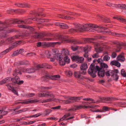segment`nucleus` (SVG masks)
I'll list each match as a JSON object with an SVG mask.
<instances>
[{"label": "nucleus", "instance_id": "nucleus-1", "mask_svg": "<svg viewBox=\"0 0 126 126\" xmlns=\"http://www.w3.org/2000/svg\"><path fill=\"white\" fill-rule=\"evenodd\" d=\"M94 29V30L97 31L98 32H107L108 29L101 26H98L96 25L92 24H87L81 26L80 25H78L76 27L75 29H72V30L73 32H78L79 31L81 32L82 30L88 31L89 28Z\"/></svg>", "mask_w": 126, "mask_h": 126}, {"label": "nucleus", "instance_id": "nucleus-2", "mask_svg": "<svg viewBox=\"0 0 126 126\" xmlns=\"http://www.w3.org/2000/svg\"><path fill=\"white\" fill-rule=\"evenodd\" d=\"M98 71V75L100 77H103L105 73V71L104 69H101L97 65L95 66L94 64H92L88 70V73L91 75L93 78H94L96 76L95 73Z\"/></svg>", "mask_w": 126, "mask_h": 126}, {"label": "nucleus", "instance_id": "nucleus-3", "mask_svg": "<svg viewBox=\"0 0 126 126\" xmlns=\"http://www.w3.org/2000/svg\"><path fill=\"white\" fill-rule=\"evenodd\" d=\"M118 72V70L117 69H114L113 70H109L105 71V75L107 77L111 76L114 80L117 81L118 79L117 74Z\"/></svg>", "mask_w": 126, "mask_h": 126}, {"label": "nucleus", "instance_id": "nucleus-4", "mask_svg": "<svg viewBox=\"0 0 126 126\" xmlns=\"http://www.w3.org/2000/svg\"><path fill=\"white\" fill-rule=\"evenodd\" d=\"M64 98H67V99L63 100V103L64 104H69L76 102L78 101L82 97V96L73 97H66V96H63Z\"/></svg>", "mask_w": 126, "mask_h": 126}, {"label": "nucleus", "instance_id": "nucleus-5", "mask_svg": "<svg viewBox=\"0 0 126 126\" xmlns=\"http://www.w3.org/2000/svg\"><path fill=\"white\" fill-rule=\"evenodd\" d=\"M70 43L73 44H79L81 42L78 40L76 39L70 40L66 35H63V43Z\"/></svg>", "mask_w": 126, "mask_h": 126}, {"label": "nucleus", "instance_id": "nucleus-6", "mask_svg": "<svg viewBox=\"0 0 126 126\" xmlns=\"http://www.w3.org/2000/svg\"><path fill=\"white\" fill-rule=\"evenodd\" d=\"M60 78V76L59 75H45V76L43 78V80L45 82H47L48 81L47 79H51L52 80H56L57 79Z\"/></svg>", "mask_w": 126, "mask_h": 126}, {"label": "nucleus", "instance_id": "nucleus-7", "mask_svg": "<svg viewBox=\"0 0 126 126\" xmlns=\"http://www.w3.org/2000/svg\"><path fill=\"white\" fill-rule=\"evenodd\" d=\"M114 43L117 45V47L116 50L117 52H119L120 51V49L122 48H123L125 49H126V43H120L118 42H114Z\"/></svg>", "mask_w": 126, "mask_h": 126}, {"label": "nucleus", "instance_id": "nucleus-8", "mask_svg": "<svg viewBox=\"0 0 126 126\" xmlns=\"http://www.w3.org/2000/svg\"><path fill=\"white\" fill-rule=\"evenodd\" d=\"M71 58L73 61H75L78 63H83L84 60L83 57H79L77 55L72 56L71 57Z\"/></svg>", "mask_w": 126, "mask_h": 126}, {"label": "nucleus", "instance_id": "nucleus-9", "mask_svg": "<svg viewBox=\"0 0 126 126\" xmlns=\"http://www.w3.org/2000/svg\"><path fill=\"white\" fill-rule=\"evenodd\" d=\"M55 58L59 62V64L60 65H63V57L62 55L60 53H57L55 54Z\"/></svg>", "mask_w": 126, "mask_h": 126}, {"label": "nucleus", "instance_id": "nucleus-10", "mask_svg": "<svg viewBox=\"0 0 126 126\" xmlns=\"http://www.w3.org/2000/svg\"><path fill=\"white\" fill-rule=\"evenodd\" d=\"M58 38L59 40L61 41V42H48V47H54L57 44L60 45L61 43H62L63 41V36L62 35H60L58 36Z\"/></svg>", "mask_w": 126, "mask_h": 126}, {"label": "nucleus", "instance_id": "nucleus-11", "mask_svg": "<svg viewBox=\"0 0 126 126\" xmlns=\"http://www.w3.org/2000/svg\"><path fill=\"white\" fill-rule=\"evenodd\" d=\"M94 46L95 50L97 53L101 52L102 51V48L100 47L99 44L97 43H95Z\"/></svg>", "mask_w": 126, "mask_h": 126}, {"label": "nucleus", "instance_id": "nucleus-12", "mask_svg": "<svg viewBox=\"0 0 126 126\" xmlns=\"http://www.w3.org/2000/svg\"><path fill=\"white\" fill-rule=\"evenodd\" d=\"M12 23L14 24H23L24 23H29V22L27 21H25L22 20H14L12 21Z\"/></svg>", "mask_w": 126, "mask_h": 126}, {"label": "nucleus", "instance_id": "nucleus-13", "mask_svg": "<svg viewBox=\"0 0 126 126\" xmlns=\"http://www.w3.org/2000/svg\"><path fill=\"white\" fill-rule=\"evenodd\" d=\"M37 101H36L34 100H24L23 101L19 103L22 104H27L30 103L36 102H37Z\"/></svg>", "mask_w": 126, "mask_h": 126}, {"label": "nucleus", "instance_id": "nucleus-14", "mask_svg": "<svg viewBox=\"0 0 126 126\" xmlns=\"http://www.w3.org/2000/svg\"><path fill=\"white\" fill-rule=\"evenodd\" d=\"M117 59L121 62L125 61V59L123 54H121L117 57Z\"/></svg>", "mask_w": 126, "mask_h": 126}, {"label": "nucleus", "instance_id": "nucleus-15", "mask_svg": "<svg viewBox=\"0 0 126 126\" xmlns=\"http://www.w3.org/2000/svg\"><path fill=\"white\" fill-rule=\"evenodd\" d=\"M101 101L103 102H105V101H110L111 100H114L112 97H108L106 98L105 97H102L101 98Z\"/></svg>", "mask_w": 126, "mask_h": 126}, {"label": "nucleus", "instance_id": "nucleus-16", "mask_svg": "<svg viewBox=\"0 0 126 126\" xmlns=\"http://www.w3.org/2000/svg\"><path fill=\"white\" fill-rule=\"evenodd\" d=\"M41 115V114L40 113H39L30 116H26L24 117H23L20 118V120H25L26 118H29L33 117H37L40 115Z\"/></svg>", "mask_w": 126, "mask_h": 126}, {"label": "nucleus", "instance_id": "nucleus-17", "mask_svg": "<svg viewBox=\"0 0 126 126\" xmlns=\"http://www.w3.org/2000/svg\"><path fill=\"white\" fill-rule=\"evenodd\" d=\"M110 64L111 65H114L118 67H120L121 65L120 63L117 61H111Z\"/></svg>", "mask_w": 126, "mask_h": 126}, {"label": "nucleus", "instance_id": "nucleus-18", "mask_svg": "<svg viewBox=\"0 0 126 126\" xmlns=\"http://www.w3.org/2000/svg\"><path fill=\"white\" fill-rule=\"evenodd\" d=\"M2 25L0 26V32L2 31H5L7 28V24L5 23H1Z\"/></svg>", "mask_w": 126, "mask_h": 126}, {"label": "nucleus", "instance_id": "nucleus-19", "mask_svg": "<svg viewBox=\"0 0 126 126\" xmlns=\"http://www.w3.org/2000/svg\"><path fill=\"white\" fill-rule=\"evenodd\" d=\"M115 7H119L121 9H126V5L124 4H118L115 5Z\"/></svg>", "mask_w": 126, "mask_h": 126}, {"label": "nucleus", "instance_id": "nucleus-20", "mask_svg": "<svg viewBox=\"0 0 126 126\" xmlns=\"http://www.w3.org/2000/svg\"><path fill=\"white\" fill-rule=\"evenodd\" d=\"M114 19H116L118 20L123 22L126 24V19H124L123 18L119 16H115L113 17Z\"/></svg>", "mask_w": 126, "mask_h": 126}, {"label": "nucleus", "instance_id": "nucleus-21", "mask_svg": "<svg viewBox=\"0 0 126 126\" xmlns=\"http://www.w3.org/2000/svg\"><path fill=\"white\" fill-rule=\"evenodd\" d=\"M18 74L20 75L21 74V69L18 68L16 69L13 73V76H16L18 75Z\"/></svg>", "mask_w": 126, "mask_h": 126}, {"label": "nucleus", "instance_id": "nucleus-22", "mask_svg": "<svg viewBox=\"0 0 126 126\" xmlns=\"http://www.w3.org/2000/svg\"><path fill=\"white\" fill-rule=\"evenodd\" d=\"M19 27L23 28H24L30 30H32L33 29L32 27H28L26 25H18Z\"/></svg>", "mask_w": 126, "mask_h": 126}, {"label": "nucleus", "instance_id": "nucleus-23", "mask_svg": "<svg viewBox=\"0 0 126 126\" xmlns=\"http://www.w3.org/2000/svg\"><path fill=\"white\" fill-rule=\"evenodd\" d=\"M63 61L64 63H63V65H64L65 63H70V59L69 57L67 56H66L64 57L63 58Z\"/></svg>", "mask_w": 126, "mask_h": 126}, {"label": "nucleus", "instance_id": "nucleus-24", "mask_svg": "<svg viewBox=\"0 0 126 126\" xmlns=\"http://www.w3.org/2000/svg\"><path fill=\"white\" fill-rule=\"evenodd\" d=\"M15 78L16 82H17V84L20 85L23 83L24 81L23 80H20V78L18 76H16Z\"/></svg>", "mask_w": 126, "mask_h": 126}, {"label": "nucleus", "instance_id": "nucleus-25", "mask_svg": "<svg viewBox=\"0 0 126 126\" xmlns=\"http://www.w3.org/2000/svg\"><path fill=\"white\" fill-rule=\"evenodd\" d=\"M32 20L34 21H39L41 22H47L48 21V19H41L38 18H32Z\"/></svg>", "mask_w": 126, "mask_h": 126}, {"label": "nucleus", "instance_id": "nucleus-26", "mask_svg": "<svg viewBox=\"0 0 126 126\" xmlns=\"http://www.w3.org/2000/svg\"><path fill=\"white\" fill-rule=\"evenodd\" d=\"M14 31V30L13 29H10L6 31H5V32L6 33L4 34L3 35H0V36L2 37H4L6 36V34L9 33L10 32H13Z\"/></svg>", "mask_w": 126, "mask_h": 126}, {"label": "nucleus", "instance_id": "nucleus-27", "mask_svg": "<svg viewBox=\"0 0 126 126\" xmlns=\"http://www.w3.org/2000/svg\"><path fill=\"white\" fill-rule=\"evenodd\" d=\"M29 110V108H24L20 110H18L16 112H15L16 113L15 114L19 113H20L22 112H25Z\"/></svg>", "mask_w": 126, "mask_h": 126}, {"label": "nucleus", "instance_id": "nucleus-28", "mask_svg": "<svg viewBox=\"0 0 126 126\" xmlns=\"http://www.w3.org/2000/svg\"><path fill=\"white\" fill-rule=\"evenodd\" d=\"M87 64L85 63H82L80 66L81 70H86L87 68Z\"/></svg>", "mask_w": 126, "mask_h": 126}, {"label": "nucleus", "instance_id": "nucleus-29", "mask_svg": "<svg viewBox=\"0 0 126 126\" xmlns=\"http://www.w3.org/2000/svg\"><path fill=\"white\" fill-rule=\"evenodd\" d=\"M37 70L36 69L32 68V69H27L26 70V71L27 73H32L34 72Z\"/></svg>", "mask_w": 126, "mask_h": 126}, {"label": "nucleus", "instance_id": "nucleus-30", "mask_svg": "<svg viewBox=\"0 0 126 126\" xmlns=\"http://www.w3.org/2000/svg\"><path fill=\"white\" fill-rule=\"evenodd\" d=\"M80 73L79 71L75 72L74 73V76L76 78L78 79L81 78Z\"/></svg>", "mask_w": 126, "mask_h": 126}, {"label": "nucleus", "instance_id": "nucleus-31", "mask_svg": "<svg viewBox=\"0 0 126 126\" xmlns=\"http://www.w3.org/2000/svg\"><path fill=\"white\" fill-rule=\"evenodd\" d=\"M100 102V101H99L98 100L96 101H93L92 102L90 103L88 102H83L82 104L83 105H88L92 103H94L98 104V103H99Z\"/></svg>", "mask_w": 126, "mask_h": 126}, {"label": "nucleus", "instance_id": "nucleus-32", "mask_svg": "<svg viewBox=\"0 0 126 126\" xmlns=\"http://www.w3.org/2000/svg\"><path fill=\"white\" fill-rule=\"evenodd\" d=\"M48 36L47 35L45 36V35L43 33H39L38 35H36L35 37L36 38H41L43 37H44L45 36Z\"/></svg>", "mask_w": 126, "mask_h": 126}, {"label": "nucleus", "instance_id": "nucleus-33", "mask_svg": "<svg viewBox=\"0 0 126 126\" xmlns=\"http://www.w3.org/2000/svg\"><path fill=\"white\" fill-rule=\"evenodd\" d=\"M84 105L79 106L75 105L74 106L73 108L74 109V110H79L82 108H84Z\"/></svg>", "mask_w": 126, "mask_h": 126}, {"label": "nucleus", "instance_id": "nucleus-34", "mask_svg": "<svg viewBox=\"0 0 126 126\" xmlns=\"http://www.w3.org/2000/svg\"><path fill=\"white\" fill-rule=\"evenodd\" d=\"M47 93H45L42 92L41 93H39L38 94V96L39 97L47 96Z\"/></svg>", "mask_w": 126, "mask_h": 126}, {"label": "nucleus", "instance_id": "nucleus-35", "mask_svg": "<svg viewBox=\"0 0 126 126\" xmlns=\"http://www.w3.org/2000/svg\"><path fill=\"white\" fill-rule=\"evenodd\" d=\"M100 66L102 68L106 69L108 68V65L104 63H101L100 64Z\"/></svg>", "mask_w": 126, "mask_h": 126}, {"label": "nucleus", "instance_id": "nucleus-36", "mask_svg": "<svg viewBox=\"0 0 126 126\" xmlns=\"http://www.w3.org/2000/svg\"><path fill=\"white\" fill-rule=\"evenodd\" d=\"M74 18L72 16H68L65 15V14L63 15V19L73 20Z\"/></svg>", "mask_w": 126, "mask_h": 126}, {"label": "nucleus", "instance_id": "nucleus-37", "mask_svg": "<svg viewBox=\"0 0 126 126\" xmlns=\"http://www.w3.org/2000/svg\"><path fill=\"white\" fill-rule=\"evenodd\" d=\"M65 74L68 76H71L72 75L73 73L70 71H66L65 72Z\"/></svg>", "mask_w": 126, "mask_h": 126}, {"label": "nucleus", "instance_id": "nucleus-38", "mask_svg": "<svg viewBox=\"0 0 126 126\" xmlns=\"http://www.w3.org/2000/svg\"><path fill=\"white\" fill-rule=\"evenodd\" d=\"M17 44L16 43H15L13 44L11 47H10L8 48V50L9 51H11L12 49L14 48L15 47H16L17 45L16 44Z\"/></svg>", "mask_w": 126, "mask_h": 126}, {"label": "nucleus", "instance_id": "nucleus-39", "mask_svg": "<svg viewBox=\"0 0 126 126\" xmlns=\"http://www.w3.org/2000/svg\"><path fill=\"white\" fill-rule=\"evenodd\" d=\"M17 44L16 43H15L13 44L11 47H10L8 48V50L9 51H11L12 49L14 48L15 47H16L17 45L16 44Z\"/></svg>", "mask_w": 126, "mask_h": 126}, {"label": "nucleus", "instance_id": "nucleus-40", "mask_svg": "<svg viewBox=\"0 0 126 126\" xmlns=\"http://www.w3.org/2000/svg\"><path fill=\"white\" fill-rule=\"evenodd\" d=\"M84 108H98V106H96L95 105H92L91 106H84Z\"/></svg>", "mask_w": 126, "mask_h": 126}, {"label": "nucleus", "instance_id": "nucleus-41", "mask_svg": "<svg viewBox=\"0 0 126 126\" xmlns=\"http://www.w3.org/2000/svg\"><path fill=\"white\" fill-rule=\"evenodd\" d=\"M110 57L108 55H105L103 58V60L104 61H107L110 59Z\"/></svg>", "mask_w": 126, "mask_h": 126}, {"label": "nucleus", "instance_id": "nucleus-42", "mask_svg": "<svg viewBox=\"0 0 126 126\" xmlns=\"http://www.w3.org/2000/svg\"><path fill=\"white\" fill-rule=\"evenodd\" d=\"M94 40V38H87L85 40V42L88 43L92 42Z\"/></svg>", "mask_w": 126, "mask_h": 126}, {"label": "nucleus", "instance_id": "nucleus-43", "mask_svg": "<svg viewBox=\"0 0 126 126\" xmlns=\"http://www.w3.org/2000/svg\"><path fill=\"white\" fill-rule=\"evenodd\" d=\"M33 15L34 16V17H36L38 16H39L40 15L43 16V15L41 13L39 12V13L36 12L35 13H34L33 14Z\"/></svg>", "mask_w": 126, "mask_h": 126}, {"label": "nucleus", "instance_id": "nucleus-44", "mask_svg": "<svg viewBox=\"0 0 126 126\" xmlns=\"http://www.w3.org/2000/svg\"><path fill=\"white\" fill-rule=\"evenodd\" d=\"M52 101V99L51 98H48L46 100H44L42 101V103H46L51 102Z\"/></svg>", "mask_w": 126, "mask_h": 126}, {"label": "nucleus", "instance_id": "nucleus-45", "mask_svg": "<svg viewBox=\"0 0 126 126\" xmlns=\"http://www.w3.org/2000/svg\"><path fill=\"white\" fill-rule=\"evenodd\" d=\"M91 49L90 46L85 47L84 48V51L86 53H87Z\"/></svg>", "mask_w": 126, "mask_h": 126}, {"label": "nucleus", "instance_id": "nucleus-46", "mask_svg": "<svg viewBox=\"0 0 126 126\" xmlns=\"http://www.w3.org/2000/svg\"><path fill=\"white\" fill-rule=\"evenodd\" d=\"M23 3H16L15 4L17 6L23 7L24 5H23Z\"/></svg>", "mask_w": 126, "mask_h": 126}, {"label": "nucleus", "instance_id": "nucleus-47", "mask_svg": "<svg viewBox=\"0 0 126 126\" xmlns=\"http://www.w3.org/2000/svg\"><path fill=\"white\" fill-rule=\"evenodd\" d=\"M47 96H49L51 97V99H52L53 98H54L55 97V95H54L53 94L51 93H47Z\"/></svg>", "mask_w": 126, "mask_h": 126}, {"label": "nucleus", "instance_id": "nucleus-48", "mask_svg": "<svg viewBox=\"0 0 126 126\" xmlns=\"http://www.w3.org/2000/svg\"><path fill=\"white\" fill-rule=\"evenodd\" d=\"M42 39L43 41H48L53 40L54 39L50 38H43Z\"/></svg>", "mask_w": 126, "mask_h": 126}, {"label": "nucleus", "instance_id": "nucleus-49", "mask_svg": "<svg viewBox=\"0 0 126 126\" xmlns=\"http://www.w3.org/2000/svg\"><path fill=\"white\" fill-rule=\"evenodd\" d=\"M69 54V53L68 50L63 48V55H65L66 56H67Z\"/></svg>", "mask_w": 126, "mask_h": 126}, {"label": "nucleus", "instance_id": "nucleus-50", "mask_svg": "<svg viewBox=\"0 0 126 126\" xmlns=\"http://www.w3.org/2000/svg\"><path fill=\"white\" fill-rule=\"evenodd\" d=\"M121 75L124 77L126 76V74L124 69H122L121 71Z\"/></svg>", "mask_w": 126, "mask_h": 126}, {"label": "nucleus", "instance_id": "nucleus-51", "mask_svg": "<svg viewBox=\"0 0 126 126\" xmlns=\"http://www.w3.org/2000/svg\"><path fill=\"white\" fill-rule=\"evenodd\" d=\"M19 54H20V53H19V51L18 50H17L14 52L12 55V56L14 57L15 56H16Z\"/></svg>", "mask_w": 126, "mask_h": 126}, {"label": "nucleus", "instance_id": "nucleus-52", "mask_svg": "<svg viewBox=\"0 0 126 126\" xmlns=\"http://www.w3.org/2000/svg\"><path fill=\"white\" fill-rule=\"evenodd\" d=\"M116 36L119 37H125L126 36V35L123 34L117 33Z\"/></svg>", "mask_w": 126, "mask_h": 126}, {"label": "nucleus", "instance_id": "nucleus-53", "mask_svg": "<svg viewBox=\"0 0 126 126\" xmlns=\"http://www.w3.org/2000/svg\"><path fill=\"white\" fill-rule=\"evenodd\" d=\"M55 24L56 25L59 26L61 28H63V23L58 22L56 23Z\"/></svg>", "mask_w": 126, "mask_h": 126}, {"label": "nucleus", "instance_id": "nucleus-54", "mask_svg": "<svg viewBox=\"0 0 126 126\" xmlns=\"http://www.w3.org/2000/svg\"><path fill=\"white\" fill-rule=\"evenodd\" d=\"M102 19L103 20V21L105 22H110V20L107 17H105V18H103Z\"/></svg>", "mask_w": 126, "mask_h": 126}, {"label": "nucleus", "instance_id": "nucleus-55", "mask_svg": "<svg viewBox=\"0 0 126 126\" xmlns=\"http://www.w3.org/2000/svg\"><path fill=\"white\" fill-rule=\"evenodd\" d=\"M23 5H24V6L23 7L30 8L31 7L30 5L27 3H23Z\"/></svg>", "mask_w": 126, "mask_h": 126}, {"label": "nucleus", "instance_id": "nucleus-56", "mask_svg": "<svg viewBox=\"0 0 126 126\" xmlns=\"http://www.w3.org/2000/svg\"><path fill=\"white\" fill-rule=\"evenodd\" d=\"M16 10L14 9L9 10H8L7 12L9 14H11L13 13L14 12H16Z\"/></svg>", "mask_w": 126, "mask_h": 126}, {"label": "nucleus", "instance_id": "nucleus-57", "mask_svg": "<svg viewBox=\"0 0 126 126\" xmlns=\"http://www.w3.org/2000/svg\"><path fill=\"white\" fill-rule=\"evenodd\" d=\"M97 61L98 63H100V64L101 63H102V60L100 59H99L98 60H93V62L95 63V61Z\"/></svg>", "mask_w": 126, "mask_h": 126}, {"label": "nucleus", "instance_id": "nucleus-58", "mask_svg": "<svg viewBox=\"0 0 126 126\" xmlns=\"http://www.w3.org/2000/svg\"><path fill=\"white\" fill-rule=\"evenodd\" d=\"M7 86L8 89L12 91L14 89V87L10 85V84H8L6 85Z\"/></svg>", "mask_w": 126, "mask_h": 126}, {"label": "nucleus", "instance_id": "nucleus-59", "mask_svg": "<svg viewBox=\"0 0 126 126\" xmlns=\"http://www.w3.org/2000/svg\"><path fill=\"white\" fill-rule=\"evenodd\" d=\"M46 53L47 54V56L48 58H50L51 55L52 53L49 51H46Z\"/></svg>", "mask_w": 126, "mask_h": 126}, {"label": "nucleus", "instance_id": "nucleus-60", "mask_svg": "<svg viewBox=\"0 0 126 126\" xmlns=\"http://www.w3.org/2000/svg\"><path fill=\"white\" fill-rule=\"evenodd\" d=\"M9 52V51L7 49L1 52V54H2L3 56V55H5Z\"/></svg>", "mask_w": 126, "mask_h": 126}, {"label": "nucleus", "instance_id": "nucleus-61", "mask_svg": "<svg viewBox=\"0 0 126 126\" xmlns=\"http://www.w3.org/2000/svg\"><path fill=\"white\" fill-rule=\"evenodd\" d=\"M20 36L19 35H15L12 37V38L13 40H14L16 39H18L20 37Z\"/></svg>", "mask_w": 126, "mask_h": 126}, {"label": "nucleus", "instance_id": "nucleus-62", "mask_svg": "<svg viewBox=\"0 0 126 126\" xmlns=\"http://www.w3.org/2000/svg\"><path fill=\"white\" fill-rule=\"evenodd\" d=\"M6 82H7L12 80V78L10 77H7L5 79Z\"/></svg>", "mask_w": 126, "mask_h": 126}, {"label": "nucleus", "instance_id": "nucleus-63", "mask_svg": "<svg viewBox=\"0 0 126 126\" xmlns=\"http://www.w3.org/2000/svg\"><path fill=\"white\" fill-rule=\"evenodd\" d=\"M30 63L29 62L27 61H24L22 62V64L25 65H28Z\"/></svg>", "mask_w": 126, "mask_h": 126}, {"label": "nucleus", "instance_id": "nucleus-64", "mask_svg": "<svg viewBox=\"0 0 126 126\" xmlns=\"http://www.w3.org/2000/svg\"><path fill=\"white\" fill-rule=\"evenodd\" d=\"M35 95V94L33 93H30L27 94V96L29 97H31Z\"/></svg>", "mask_w": 126, "mask_h": 126}]
</instances>
